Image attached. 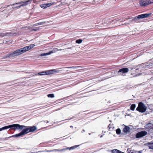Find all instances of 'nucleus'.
Returning a JSON list of instances; mask_svg holds the SVG:
<instances>
[{"instance_id": "1", "label": "nucleus", "mask_w": 153, "mask_h": 153, "mask_svg": "<svg viewBox=\"0 0 153 153\" xmlns=\"http://www.w3.org/2000/svg\"><path fill=\"white\" fill-rule=\"evenodd\" d=\"M21 131L23 135L26 134L30 132H33L36 130V126H28L16 124V129H22L24 128Z\"/></svg>"}, {"instance_id": "2", "label": "nucleus", "mask_w": 153, "mask_h": 153, "mask_svg": "<svg viewBox=\"0 0 153 153\" xmlns=\"http://www.w3.org/2000/svg\"><path fill=\"white\" fill-rule=\"evenodd\" d=\"M35 45L34 44H31L29 46H25L23 48L19 49L15 51V52L17 56H18L30 50Z\"/></svg>"}, {"instance_id": "3", "label": "nucleus", "mask_w": 153, "mask_h": 153, "mask_svg": "<svg viewBox=\"0 0 153 153\" xmlns=\"http://www.w3.org/2000/svg\"><path fill=\"white\" fill-rule=\"evenodd\" d=\"M60 71L56 69H52L39 72L37 74H36L35 75H39L41 76L52 74H54L59 73Z\"/></svg>"}, {"instance_id": "4", "label": "nucleus", "mask_w": 153, "mask_h": 153, "mask_svg": "<svg viewBox=\"0 0 153 153\" xmlns=\"http://www.w3.org/2000/svg\"><path fill=\"white\" fill-rule=\"evenodd\" d=\"M147 109V107L145 104L142 102H140L138 103V107L136 108V110L141 113L145 112Z\"/></svg>"}, {"instance_id": "5", "label": "nucleus", "mask_w": 153, "mask_h": 153, "mask_svg": "<svg viewBox=\"0 0 153 153\" xmlns=\"http://www.w3.org/2000/svg\"><path fill=\"white\" fill-rule=\"evenodd\" d=\"M139 3L140 6L143 7H146L151 4L149 0H140Z\"/></svg>"}, {"instance_id": "6", "label": "nucleus", "mask_w": 153, "mask_h": 153, "mask_svg": "<svg viewBox=\"0 0 153 153\" xmlns=\"http://www.w3.org/2000/svg\"><path fill=\"white\" fill-rule=\"evenodd\" d=\"M16 124H14L4 126L0 128V131L9 128H11V129L15 130L16 129Z\"/></svg>"}, {"instance_id": "7", "label": "nucleus", "mask_w": 153, "mask_h": 153, "mask_svg": "<svg viewBox=\"0 0 153 153\" xmlns=\"http://www.w3.org/2000/svg\"><path fill=\"white\" fill-rule=\"evenodd\" d=\"M30 2V0H28V1H22V2H18L16 4H13L11 5V6H12L15 4H19L22 3L21 5H20V6L17 7V8H20L22 6H25L27 5L28 4V3Z\"/></svg>"}, {"instance_id": "8", "label": "nucleus", "mask_w": 153, "mask_h": 153, "mask_svg": "<svg viewBox=\"0 0 153 153\" xmlns=\"http://www.w3.org/2000/svg\"><path fill=\"white\" fill-rule=\"evenodd\" d=\"M147 134V132L145 131H142L138 132L136 135V138H139L142 137L146 136Z\"/></svg>"}, {"instance_id": "9", "label": "nucleus", "mask_w": 153, "mask_h": 153, "mask_svg": "<svg viewBox=\"0 0 153 153\" xmlns=\"http://www.w3.org/2000/svg\"><path fill=\"white\" fill-rule=\"evenodd\" d=\"M151 13H146L145 14L140 15H138L137 16H135L134 18V19H143L145 18H147L150 15H151Z\"/></svg>"}, {"instance_id": "10", "label": "nucleus", "mask_w": 153, "mask_h": 153, "mask_svg": "<svg viewBox=\"0 0 153 153\" xmlns=\"http://www.w3.org/2000/svg\"><path fill=\"white\" fill-rule=\"evenodd\" d=\"M17 56V55L16 54V52H15V51H14L13 52L10 53L8 54L5 56L3 58L5 59L7 58L13 57Z\"/></svg>"}, {"instance_id": "11", "label": "nucleus", "mask_w": 153, "mask_h": 153, "mask_svg": "<svg viewBox=\"0 0 153 153\" xmlns=\"http://www.w3.org/2000/svg\"><path fill=\"white\" fill-rule=\"evenodd\" d=\"M128 69L127 68H125L120 69L118 72H122L123 73H127L128 71Z\"/></svg>"}, {"instance_id": "12", "label": "nucleus", "mask_w": 153, "mask_h": 153, "mask_svg": "<svg viewBox=\"0 0 153 153\" xmlns=\"http://www.w3.org/2000/svg\"><path fill=\"white\" fill-rule=\"evenodd\" d=\"M108 130L109 131H113L114 130V127L113 124H110L108 125Z\"/></svg>"}, {"instance_id": "13", "label": "nucleus", "mask_w": 153, "mask_h": 153, "mask_svg": "<svg viewBox=\"0 0 153 153\" xmlns=\"http://www.w3.org/2000/svg\"><path fill=\"white\" fill-rule=\"evenodd\" d=\"M130 128L128 126H125L123 128V131L124 132H127L130 131Z\"/></svg>"}, {"instance_id": "14", "label": "nucleus", "mask_w": 153, "mask_h": 153, "mask_svg": "<svg viewBox=\"0 0 153 153\" xmlns=\"http://www.w3.org/2000/svg\"><path fill=\"white\" fill-rule=\"evenodd\" d=\"M23 135V134L22 133V132L21 131L19 133L15 134V135H13L9 137L8 138H10V137H20V136Z\"/></svg>"}, {"instance_id": "15", "label": "nucleus", "mask_w": 153, "mask_h": 153, "mask_svg": "<svg viewBox=\"0 0 153 153\" xmlns=\"http://www.w3.org/2000/svg\"><path fill=\"white\" fill-rule=\"evenodd\" d=\"M146 128L149 129H153V124L150 123H148L146 126Z\"/></svg>"}, {"instance_id": "16", "label": "nucleus", "mask_w": 153, "mask_h": 153, "mask_svg": "<svg viewBox=\"0 0 153 153\" xmlns=\"http://www.w3.org/2000/svg\"><path fill=\"white\" fill-rule=\"evenodd\" d=\"M54 53V52H53V51H51L49 52L46 53H43L41 54H40V56H46L47 55H49V54H51V53Z\"/></svg>"}, {"instance_id": "17", "label": "nucleus", "mask_w": 153, "mask_h": 153, "mask_svg": "<svg viewBox=\"0 0 153 153\" xmlns=\"http://www.w3.org/2000/svg\"><path fill=\"white\" fill-rule=\"evenodd\" d=\"M79 146V145H75L74 146H72L70 148H67L65 149H69V150H71V149H74L77 147H78Z\"/></svg>"}, {"instance_id": "18", "label": "nucleus", "mask_w": 153, "mask_h": 153, "mask_svg": "<svg viewBox=\"0 0 153 153\" xmlns=\"http://www.w3.org/2000/svg\"><path fill=\"white\" fill-rule=\"evenodd\" d=\"M136 107V105L134 104H132L130 107V109L132 111H134Z\"/></svg>"}, {"instance_id": "19", "label": "nucleus", "mask_w": 153, "mask_h": 153, "mask_svg": "<svg viewBox=\"0 0 153 153\" xmlns=\"http://www.w3.org/2000/svg\"><path fill=\"white\" fill-rule=\"evenodd\" d=\"M55 2H52V3H48L45 4V5L46 6V8L47 7H48L51 6V5L53 4Z\"/></svg>"}, {"instance_id": "20", "label": "nucleus", "mask_w": 153, "mask_h": 153, "mask_svg": "<svg viewBox=\"0 0 153 153\" xmlns=\"http://www.w3.org/2000/svg\"><path fill=\"white\" fill-rule=\"evenodd\" d=\"M82 40L81 39H79L76 41V42L78 44H80L82 42Z\"/></svg>"}, {"instance_id": "21", "label": "nucleus", "mask_w": 153, "mask_h": 153, "mask_svg": "<svg viewBox=\"0 0 153 153\" xmlns=\"http://www.w3.org/2000/svg\"><path fill=\"white\" fill-rule=\"evenodd\" d=\"M47 96L48 97L53 98L54 97V95L53 94H48Z\"/></svg>"}, {"instance_id": "22", "label": "nucleus", "mask_w": 153, "mask_h": 153, "mask_svg": "<svg viewBox=\"0 0 153 153\" xmlns=\"http://www.w3.org/2000/svg\"><path fill=\"white\" fill-rule=\"evenodd\" d=\"M116 132L117 134H119L121 133V130L120 128H118L116 130Z\"/></svg>"}, {"instance_id": "23", "label": "nucleus", "mask_w": 153, "mask_h": 153, "mask_svg": "<svg viewBox=\"0 0 153 153\" xmlns=\"http://www.w3.org/2000/svg\"><path fill=\"white\" fill-rule=\"evenodd\" d=\"M40 6L42 8L44 9L46 8V6L45 5V4H42L40 5Z\"/></svg>"}, {"instance_id": "24", "label": "nucleus", "mask_w": 153, "mask_h": 153, "mask_svg": "<svg viewBox=\"0 0 153 153\" xmlns=\"http://www.w3.org/2000/svg\"><path fill=\"white\" fill-rule=\"evenodd\" d=\"M39 29V27H36L35 29H32L31 31H36L38 30Z\"/></svg>"}, {"instance_id": "25", "label": "nucleus", "mask_w": 153, "mask_h": 153, "mask_svg": "<svg viewBox=\"0 0 153 153\" xmlns=\"http://www.w3.org/2000/svg\"><path fill=\"white\" fill-rule=\"evenodd\" d=\"M152 144L149 145L148 147L149 149H153V145H152Z\"/></svg>"}, {"instance_id": "26", "label": "nucleus", "mask_w": 153, "mask_h": 153, "mask_svg": "<svg viewBox=\"0 0 153 153\" xmlns=\"http://www.w3.org/2000/svg\"><path fill=\"white\" fill-rule=\"evenodd\" d=\"M53 51L54 52H56L58 51V49L57 48H53Z\"/></svg>"}, {"instance_id": "27", "label": "nucleus", "mask_w": 153, "mask_h": 153, "mask_svg": "<svg viewBox=\"0 0 153 153\" xmlns=\"http://www.w3.org/2000/svg\"><path fill=\"white\" fill-rule=\"evenodd\" d=\"M136 67H135L134 66H131L128 68L129 69H131V70H132L134 69H135V68Z\"/></svg>"}, {"instance_id": "28", "label": "nucleus", "mask_w": 153, "mask_h": 153, "mask_svg": "<svg viewBox=\"0 0 153 153\" xmlns=\"http://www.w3.org/2000/svg\"><path fill=\"white\" fill-rule=\"evenodd\" d=\"M43 24V22H41L37 23L38 25H41Z\"/></svg>"}, {"instance_id": "29", "label": "nucleus", "mask_w": 153, "mask_h": 153, "mask_svg": "<svg viewBox=\"0 0 153 153\" xmlns=\"http://www.w3.org/2000/svg\"><path fill=\"white\" fill-rule=\"evenodd\" d=\"M152 143L149 142L147 143V145L153 144V140L152 141Z\"/></svg>"}, {"instance_id": "30", "label": "nucleus", "mask_w": 153, "mask_h": 153, "mask_svg": "<svg viewBox=\"0 0 153 153\" xmlns=\"http://www.w3.org/2000/svg\"><path fill=\"white\" fill-rule=\"evenodd\" d=\"M38 25L37 23L34 24L33 25V26H36Z\"/></svg>"}, {"instance_id": "31", "label": "nucleus", "mask_w": 153, "mask_h": 153, "mask_svg": "<svg viewBox=\"0 0 153 153\" xmlns=\"http://www.w3.org/2000/svg\"><path fill=\"white\" fill-rule=\"evenodd\" d=\"M151 3H153V0H149Z\"/></svg>"}, {"instance_id": "32", "label": "nucleus", "mask_w": 153, "mask_h": 153, "mask_svg": "<svg viewBox=\"0 0 153 153\" xmlns=\"http://www.w3.org/2000/svg\"><path fill=\"white\" fill-rule=\"evenodd\" d=\"M45 0H41L40 1H45Z\"/></svg>"}, {"instance_id": "33", "label": "nucleus", "mask_w": 153, "mask_h": 153, "mask_svg": "<svg viewBox=\"0 0 153 153\" xmlns=\"http://www.w3.org/2000/svg\"><path fill=\"white\" fill-rule=\"evenodd\" d=\"M64 149H62V150H64Z\"/></svg>"}, {"instance_id": "34", "label": "nucleus", "mask_w": 153, "mask_h": 153, "mask_svg": "<svg viewBox=\"0 0 153 153\" xmlns=\"http://www.w3.org/2000/svg\"><path fill=\"white\" fill-rule=\"evenodd\" d=\"M12 9H13V7H12Z\"/></svg>"}]
</instances>
